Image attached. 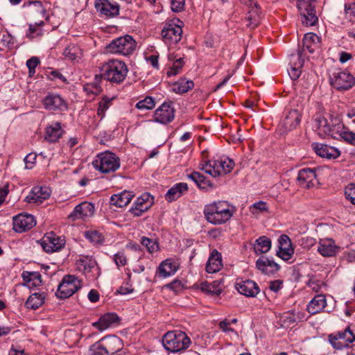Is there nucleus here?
I'll use <instances>...</instances> for the list:
<instances>
[{
	"label": "nucleus",
	"instance_id": "1",
	"mask_svg": "<svg viewBox=\"0 0 355 355\" xmlns=\"http://www.w3.org/2000/svg\"><path fill=\"white\" fill-rule=\"evenodd\" d=\"M204 214L207 220L214 225H220L229 220L233 215V207L226 201H217L205 206Z\"/></svg>",
	"mask_w": 355,
	"mask_h": 355
},
{
	"label": "nucleus",
	"instance_id": "2",
	"mask_svg": "<svg viewBox=\"0 0 355 355\" xmlns=\"http://www.w3.org/2000/svg\"><path fill=\"white\" fill-rule=\"evenodd\" d=\"M342 119L338 115L329 114L328 119L321 114H317L314 117V126L321 137L330 135L334 139H338L337 135L342 128Z\"/></svg>",
	"mask_w": 355,
	"mask_h": 355
},
{
	"label": "nucleus",
	"instance_id": "3",
	"mask_svg": "<svg viewBox=\"0 0 355 355\" xmlns=\"http://www.w3.org/2000/svg\"><path fill=\"white\" fill-rule=\"evenodd\" d=\"M191 339L184 331H168L162 338L164 348L171 352H178L187 349L191 345Z\"/></svg>",
	"mask_w": 355,
	"mask_h": 355
},
{
	"label": "nucleus",
	"instance_id": "4",
	"mask_svg": "<svg viewBox=\"0 0 355 355\" xmlns=\"http://www.w3.org/2000/svg\"><path fill=\"white\" fill-rule=\"evenodd\" d=\"M101 71L105 79L110 82L119 83L125 79L128 68L122 61L112 60L103 64Z\"/></svg>",
	"mask_w": 355,
	"mask_h": 355
},
{
	"label": "nucleus",
	"instance_id": "5",
	"mask_svg": "<svg viewBox=\"0 0 355 355\" xmlns=\"http://www.w3.org/2000/svg\"><path fill=\"white\" fill-rule=\"evenodd\" d=\"M234 166V162L232 159L228 157H222L219 159L206 161L205 164H200V168L216 178L230 173Z\"/></svg>",
	"mask_w": 355,
	"mask_h": 355
},
{
	"label": "nucleus",
	"instance_id": "6",
	"mask_svg": "<svg viewBox=\"0 0 355 355\" xmlns=\"http://www.w3.org/2000/svg\"><path fill=\"white\" fill-rule=\"evenodd\" d=\"M92 165L96 170L103 173H109L119 169L120 160L115 154L105 151L96 156Z\"/></svg>",
	"mask_w": 355,
	"mask_h": 355
},
{
	"label": "nucleus",
	"instance_id": "7",
	"mask_svg": "<svg viewBox=\"0 0 355 355\" xmlns=\"http://www.w3.org/2000/svg\"><path fill=\"white\" fill-rule=\"evenodd\" d=\"M136 49V42L132 36L126 35L112 40L107 46V51L112 53L129 55Z\"/></svg>",
	"mask_w": 355,
	"mask_h": 355
},
{
	"label": "nucleus",
	"instance_id": "8",
	"mask_svg": "<svg viewBox=\"0 0 355 355\" xmlns=\"http://www.w3.org/2000/svg\"><path fill=\"white\" fill-rule=\"evenodd\" d=\"M297 7L304 25L311 26L316 24L318 19L315 9V0H297Z\"/></svg>",
	"mask_w": 355,
	"mask_h": 355
},
{
	"label": "nucleus",
	"instance_id": "9",
	"mask_svg": "<svg viewBox=\"0 0 355 355\" xmlns=\"http://www.w3.org/2000/svg\"><path fill=\"white\" fill-rule=\"evenodd\" d=\"M330 83L338 90H347L355 84V78L347 72L338 71L330 76Z\"/></svg>",
	"mask_w": 355,
	"mask_h": 355
},
{
	"label": "nucleus",
	"instance_id": "10",
	"mask_svg": "<svg viewBox=\"0 0 355 355\" xmlns=\"http://www.w3.org/2000/svg\"><path fill=\"white\" fill-rule=\"evenodd\" d=\"M79 288L76 279L72 275L65 276L59 284L55 293L56 296L60 299L68 298Z\"/></svg>",
	"mask_w": 355,
	"mask_h": 355
},
{
	"label": "nucleus",
	"instance_id": "11",
	"mask_svg": "<svg viewBox=\"0 0 355 355\" xmlns=\"http://www.w3.org/2000/svg\"><path fill=\"white\" fill-rule=\"evenodd\" d=\"M355 340V336L347 327L345 331L338 332L337 334H331L329 336V341L334 348L342 349L349 346V345Z\"/></svg>",
	"mask_w": 355,
	"mask_h": 355
},
{
	"label": "nucleus",
	"instance_id": "12",
	"mask_svg": "<svg viewBox=\"0 0 355 355\" xmlns=\"http://www.w3.org/2000/svg\"><path fill=\"white\" fill-rule=\"evenodd\" d=\"M94 7L99 15L104 18H112L119 14V6L108 0H96Z\"/></svg>",
	"mask_w": 355,
	"mask_h": 355
},
{
	"label": "nucleus",
	"instance_id": "13",
	"mask_svg": "<svg viewBox=\"0 0 355 355\" xmlns=\"http://www.w3.org/2000/svg\"><path fill=\"white\" fill-rule=\"evenodd\" d=\"M64 239L57 236L53 232L46 234L41 241L42 248L48 253L61 250L64 246Z\"/></svg>",
	"mask_w": 355,
	"mask_h": 355
},
{
	"label": "nucleus",
	"instance_id": "14",
	"mask_svg": "<svg viewBox=\"0 0 355 355\" xmlns=\"http://www.w3.org/2000/svg\"><path fill=\"white\" fill-rule=\"evenodd\" d=\"M95 208L92 203L83 202L74 207L73 211L69 215L68 218L71 221L78 219L86 220L94 214Z\"/></svg>",
	"mask_w": 355,
	"mask_h": 355
},
{
	"label": "nucleus",
	"instance_id": "15",
	"mask_svg": "<svg viewBox=\"0 0 355 355\" xmlns=\"http://www.w3.org/2000/svg\"><path fill=\"white\" fill-rule=\"evenodd\" d=\"M36 224L33 216L20 214L13 217V229L17 232H24L34 227Z\"/></svg>",
	"mask_w": 355,
	"mask_h": 355
},
{
	"label": "nucleus",
	"instance_id": "16",
	"mask_svg": "<svg viewBox=\"0 0 355 355\" xmlns=\"http://www.w3.org/2000/svg\"><path fill=\"white\" fill-rule=\"evenodd\" d=\"M182 29L175 24H167L162 31V36L166 43L177 44L181 40Z\"/></svg>",
	"mask_w": 355,
	"mask_h": 355
},
{
	"label": "nucleus",
	"instance_id": "17",
	"mask_svg": "<svg viewBox=\"0 0 355 355\" xmlns=\"http://www.w3.org/2000/svg\"><path fill=\"white\" fill-rule=\"evenodd\" d=\"M42 102L44 108L50 111H63L67 107L64 100L57 94H49Z\"/></svg>",
	"mask_w": 355,
	"mask_h": 355
},
{
	"label": "nucleus",
	"instance_id": "18",
	"mask_svg": "<svg viewBox=\"0 0 355 355\" xmlns=\"http://www.w3.org/2000/svg\"><path fill=\"white\" fill-rule=\"evenodd\" d=\"M51 191L47 187H34L26 200L29 203L41 204L51 196Z\"/></svg>",
	"mask_w": 355,
	"mask_h": 355
},
{
	"label": "nucleus",
	"instance_id": "19",
	"mask_svg": "<svg viewBox=\"0 0 355 355\" xmlns=\"http://www.w3.org/2000/svg\"><path fill=\"white\" fill-rule=\"evenodd\" d=\"M297 181L298 184L306 189L313 187L317 182L315 170L312 168H303L298 173Z\"/></svg>",
	"mask_w": 355,
	"mask_h": 355
},
{
	"label": "nucleus",
	"instance_id": "20",
	"mask_svg": "<svg viewBox=\"0 0 355 355\" xmlns=\"http://www.w3.org/2000/svg\"><path fill=\"white\" fill-rule=\"evenodd\" d=\"M155 120L160 123L166 124L174 118V109L168 103H164L154 114Z\"/></svg>",
	"mask_w": 355,
	"mask_h": 355
},
{
	"label": "nucleus",
	"instance_id": "21",
	"mask_svg": "<svg viewBox=\"0 0 355 355\" xmlns=\"http://www.w3.org/2000/svg\"><path fill=\"white\" fill-rule=\"evenodd\" d=\"M235 287L241 294L247 297H254L259 292L257 284L250 279L236 282Z\"/></svg>",
	"mask_w": 355,
	"mask_h": 355
},
{
	"label": "nucleus",
	"instance_id": "22",
	"mask_svg": "<svg viewBox=\"0 0 355 355\" xmlns=\"http://www.w3.org/2000/svg\"><path fill=\"white\" fill-rule=\"evenodd\" d=\"M64 132L60 123L52 122L46 128L44 139L50 143H55L59 140Z\"/></svg>",
	"mask_w": 355,
	"mask_h": 355
},
{
	"label": "nucleus",
	"instance_id": "23",
	"mask_svg": "<svg viewBox=\"0 0 355 355\" xmlns=\"http://www.w3.org/2000/svg\"><path fill=\"white\" fill-rule=\"evenodd\" d=\"M256 266L258 270L266 275L276 272L280 268L279 264L264 256L259 257L257 260Z\"/></svg>",
	"mask_w": 355,
	"mask_h": 355
},
{
	"label": "nucleus",
	"instance_id": "24",
	"mask_svg": "<svg viewBox=\"0 0 355 355\" xmlns=\"http://www.w3.org/2000/svg\"><path fill=\"white\" fill-rule=\"evenodd\" d=\"M313 147L316 154L322 157L335 159L340 154L336 148L324 144H313Z\"/></svg>",
	"mask_w": 355,
	"mask_h": 355
},
{
	"label": "nucleus",
	"instance_id": "25",
	"mask_svg": "<svg viewBox=\"0 0 355 355\" xmlns=\"http://www.w3.org/2000/svg\"><path fill=\"white\" fill-rule=\"evenodd\" d=\"M178 266L171 259L163 261L159 266L156 275L161 278H166L173 275L178 270Z\"/></svg>",
	"mask_w": 355,
	"mask_h": 355
},
{
	"label": "nucleus",
	"instance_id": "26",
	"mask_svg": "<svg viewBox=\"0 0 355 355\" xmlns=\"http://www.w3.org/2000/svg\"><path fill=\"white\" fill-rule=\"evenodd\" d=\"M119 320V318L116 313H107L102 315L99 320L94 322L92 325L102 331L117 323Z\"/></svg>",
	"mask_w": 355,
	"mask_h": 355
},
{
	"label": "nucleus",
	"instance_id": "27",
	"mask_svg": "<svg viewBox=\"0 0 355 355\" xmlns=\"http://www.w3.org/2000/svg\"><path fill=\"white\" fill-rule=\"evenodd\" d=\"M338 247L331 239H320L318 252L323 257H333L336 254Z\"/></svg>",
	"mask_w": 355,
	"mask_h": 355
},
{
	"label": "nucleus",
	"instance_id": "28",
	"mask_svg": "<svg viewBox=\"0 0 355 355\" xmlns=\"http://www.w3.org/2000/svg\"><path fill=\"white\" fill-rule=\"evenodd\" d=\"M76 265L79 271L88 275L93 269H96L97 263L92 257L81 255L76 260Z\"/></svg>",
	"mask_w": 355,
	"mask_h": 355
},
{
	"label": "nucleus",
	"instance_id": "29",
	"mask_svg": "<svg viewBox=\"0 0 355 355\" xmlns=\"http://www.w3.org/2000/svg\"><path fill=\"white\" fill-rule=\"evenodd\" d=\"M261 19V11L259 4L249 8V11L245 17L248 21L246 26L251 29L255 28L260 24Z\"/></svg>",
	"mask_w": 355,
	"mask_h": 355
},
{
	"label": "nucleus",
	"instance_id": "30",
	"mask_svg": "<svg viewBox=\"0 0 355 355\" xmlns=\"http://www.w3.org/2000/svg\"><path fill=\"white\" fill-rule=\"evenodd\" d=\"M301 121V114L297 110H293L288 112L282 121V125L286 131L295 129Z\"/></svg>",
	"mask_w": 355,
	"mask_h": 355
},
{
	"label": "nucleus",
	"instance_id": "31",
	"mask_svg": "<svg viewBox=\"0 0 355 355\" xmlns=\"http://www.w3.org/2000/svg\"><path fill=\"white\" fill-rule=\"evenodd\" d=\"M221 268V254L216 250H214L208 259L206 265V271L208 273H215L218 272Z\"/></svg>",
	"mask_w": 355,
	"mask_h": 355
},
{
	"label": "nucleus",
	"instance_id": "32",
	"mask_svg": "<svg viewBox=\"0 0 355 355\" xmlns=\"http://www.w3.org/2000/svg\"><path fill=\"white\" fill-rule=\"evenodd\" d=\"M134 195L130 191H123L118 194H114L110 198V204L117 207H123L128 205Z\"/></svg>",
	"mask_w": 355,
	"mask_h": 355
},
{
	"label": "nucleus",
	"instance_id": "33",
	"mask_svg": "<svg viewBox=\"0 0 355 355\" xmlns=\"http://www.w3.org/2000/svg\"><path fill=\"white\" fill-rule=\"evenodd\" d=\"M327 305L326 297L324 295L315 296L308 304L307 311L312 315L322 311Z\"/></svg>",
	"mask_w": 355,
	"mask_h": 355
},
{
	"label": "nucleus",
	"instance_id": "34",
	"mask_svg": "<svg viewBox=\"0 0 355 355\" xmlns=\"http://www.w3.org/2000/svg\"><path fill=\"white\" fill-rule=\"evenodd\" d=\"M303 64L304 60L301 58L300 54L291 55V68L288 70V74L293 80H296L300 77Z\"/></svg>",
	"mask_w": 355,
	"mask_h": 355
},
{
	"label": "nucleus",
	"instance_id": "35",
	"mask_svg": "<svg viewBox=\"0 0 355 355\" xmlns=\"http://www.w3.org/2000/svg\"><path fill=\"white\" fill-rule=\"evenodd\" d=\"M103 341L105 345L109 355L114 354L122 349L123 347L122 340L115 336L104 338H103Z\"/></svg>",
	"mask_w": 355,
	"mask_h": 355
},
{
	"label": "nucleus",
	"instance_id": "36",
	"mask_svg": "<svg viewBox=\"0 0 355 355\" xmlns=\"http://www.w3.org/2000/svg\"><path fill=\"white\" fill-rule=\"evenodd\" d=\"M188 190L187 183L180 182L171 187L165 195V199L168 202H172L179 198L184 192Z\"/></svg>",
	"mask_w": 355,
	"mask_h": 355
},
{
	"label": "nucleus",
	"instance_id": "37",
	"mask_svg": "<svg viewBox=\"0 0 355 355\" xmlns=\"http://www.w3.org/2000/svg\"><path fill=\"white\" fill-rule=\"evenodd\" d=\"M253 248L257 254L266 253L271 248V241L265 236H261L255 241Z\"/></svg>",
	"mask_w": 355,
	"mask_h": 355
},
{
	"label": "nucleus",
	"instance_id": "38",
	"mask_svg": "<svg viewBox=\"0 0 355 355\" xmlns=\"http://www.w3.org/2000/svg\"><path fill=\"white\" fill-rule=\"evenodd\" d=\"M44 293H35L29 296L26 302V305L27 308L37 309L42 305L44 302Z\"/></svg>",
	"mask_w": 355,
	"mask_h": 355
},
{
	"label": "nucleus",
	"instance_id": "39",
	"mask_svg": "<svg viewBox=\"0 0 355 355\" xmlns=\"http://www.w3.org/2000/svg\"><path fill=\"white\" fill-rule=\"evenodd\" d=\"M338 139H341L347 144L355 146V132L351 131L349 128L342 123V128L337 135Z\"/></svg>",
	"mask_w": 355,
	"mask_h": 355
},
{
	"label": "nucleus",
	"instance_id": "40",
	"mask_svg": "<svg viewBox=\"0 0 355 355\" xmlns=\"http://www.w3.org/2000/svg\"><path fill=\"white\" fill-rule=\"evenodd\" d=\"M318 39L315 34L312 33H306L302 40L303 50L313 53L315 51V40Z\"/></svg>",
	"mask_w": 355,
	"mask_h": 355
},
{
	"label": "nucleus",
	"instance_id": "41",
	"mask_svg": "<svg viewBox=\"0 0 355 355\" xmlns=\"http://www.w3.org/2000/svg\"><path fill=\"white\" fill-rule=\"evenodd\" d=\"M193 87L194 83L193 81L182 79L175 83L173 91L178 94H183L187 92Z\"/></svg>",
	"mask_w": 355,
	"mask_h": 355
},
{
	"label": "nucleus",
	"instance_id": "42",
	"mask_svg": "<svg viewBox=\"0 0 355 355\" xmlns=\"http://www.w3.org/2000/svg\"><path fill=\"white\" fill-rule=\"evenodd\" d=\"M91 355H109L103 339L93 344L89 348Z\"/></svg>",
	"mask_w": 355,
	"mask_h": 355
},
{
	"label": "nucleus",
	"instance_id": "43",
	"mask_svg": "<svg viewBox=\"0 0 355 355\" xmlns=\"http://www.w3.org/2000/svg\"><path fill=\"white\" fill-rule=\"evenodd\" d=\"M85 236L94 244L101 243L104 240L103 234L96 230L85 232Z\"/></svg>",
	"mask_w": 355,
	"mask_h": 355
},
{
	"label": "nucleus",
	"instance_id": "44",
	"mask_svg": "<svg viewBox=\"0 0 355 355\" xmlns=\"http://www.w3.org/2000/svg\"><path fill=\"white\" fill-rule=\"evenodd\" d=\"M294 253V249L292 245L279 246V250L277 254L284 261L289 260Z\"/></svg>",
	"mask_w": 355,
	"mask_h": 355
},
{
	"label": "nucleus",
	"instance_id": "45",
	"mask_svg": "<svg viewBox=\"0 0 355 355\" xmlns=\"http://www.w3.org/2000/svg\"><path fill=\"white\" fill-rule=\"evenodd\" d=\"M216 282H214L213 284H209L207 282H202L200 284V288L201 291L208 293L214 294L216 295H219L221 293V289L218 288L217 286L215 285Z\"/></svg>",
	"mask_w": 355,
	"mask_h": 355
},
{
	"label": "nucleus",
	"instance_id": "46",
	"mask_svg": "<svg viewBox=\"0 0 355 355\" xmlns=\"http://www.w3.org/2000/svg\"><path fill=\"white\" fill-rule=\"evenodd\" d=\"M155 101L152 97L147 96L144 99L139 101L136 104V107L141 110H152L155 107Z\"/></svg>",
	"mask_w": 355,
	"mask_h": 355
},
{
	"label": "nucleus",
	"instance_id": "47",
	"mask_svg": "<svg viewBox=\"0 0 355 355\" xmlns=\"http://www.w3.org/2000/svg\"><path fill=\"white\" fill-rule=\"evenodd\" d=\"M153 204V198L150 200V195L148 193H144L140 197L137 198L134 205L141 208V207H148V209Z\"/></svg>",
	"mask_w": 355,
	"mask_h": 355
},
{
	"label": "nucleus",
	"instance_id": "48",
	"mask_svg": "<svg viewBox=\"0 0 355 355\" xmlns=\"http://www.w3.org/2000/svg\"><path fill=\"white\" fill-rule=\"evenodd\" d=\"M141 243L147 248L150 253L155 252L158 250V244L155 240L143 236L141 239Z\"/></svg>",
	"mask_w": 355,
	"mask_h": 355
},
{
	"label": "nucleus",
	"instance_id": "49",
	"mask_svg": "<svg viewBox=\"0 0 355 355\" xmlns=\"http://www.w3.org/2000/svg\"><path fill=\"white\" fill-rule=\"evenodd\" d=\"M24 279L28 282H33L32 285L37 286L42 283L41 275L37 272H28V276L23 274Z\"/></svg>",
	"mask_w": 355,
	"mask_h": 355
},
{
	"label": "nucleus",
	"instance_id": "50",
	"mask_svg": "<svg viewBox=\"0 0 355 355\" xmlns=\"http://www.w3.org/2000/svg\"><path fill=\"white\" fill-rule=\"evenodd\" d=\"M184 63V62L182 58H178V59H176L173 62V66L169 69V70L167 72L168 76H175L176 74H178L180 70L183 67Z\"/></svg>",
	"mask_w": 355,
	"mask_h": 355
},
{
	"label": "nucleus",
	"instance_id": "51",
	"mask_svg": "<svg viewBox=\"0 0 355 355\" xmlns=\"http://www.w3.org/2000/svg\"><path fill=\"white\" fill-rule=\"evenodd\" d=\"M111 100L108 97L105 96L101 101L98 103V114L101 117L105 115V112L108 109Z\"/></svg>",
	"mask_w": 355,
	"mask_h": 355
},
{
	"label": "nucleus",
	"instance_id": "52",
	"mask_svg": "<svg viewBox=\"0 0 355 355\" xmlns=\"http://www.w3.org/2000/svg\"><path fill=\"white\" fill-rule=\"evenodd\" d=\"M345 15L349 21L355 19V3H348L345 4Z\"/></svg>",
	"mask_w": 355,
	"mask_h": 355
},
{
	"label": "nucleus",
	"instance_id": "53",
	"mask_svg": "<svg viewBox=\"0 0 355 355\" xmlns=\"http://www.w3.org/2000/svg\"><path fill=\"white\" fill-rule=\"evenodd\" d=\"M80 49L76 46H70L64 51V55L70 60H75L78 57Z\"/></svg>",
	"mask_w": 355,
	"mask_h": 355
},
{
	"label": "nucleus",
	"instance_id": "54",
	"mask_svg": "<svg viewBox=\"0 0 355 355\" xmlns=\"http://www.w3.org/2000/svg\"><path fill=\"white\" fill-rule=\"evenodd\" d=\"M44 24V21H40L39 24H35V25L29 26V33L27 34V37L29 38H33L35 35H41L42 34V29L40 28Z\"/></svg>",
	"mask_w": 355,
	"mask_h": 355
},
{
	"label": "nucleus",
	"instance_id": "55",
	"mask_svg": "<svg viewBox=\"0 0 355 355\" xmlns=\"http://www.w3.org/2000/svg\"><path fill=\"white\" fill-rule=\"evenodd\" d=\"M345 194L346 198L355 205V184L351 183L345 187Z\"/></svg>",
	"mask_w": 355,
	"mask_h": 355
},
{
	"label": "nucleus",
	"instance_id": "56",
	"mask_svg": "<svg viewBox=\"0 0 355 355\" xmlns=\"http://www.w3.org/2000/svg\"><path fill=\"white\" fill-rule=\"evenodd\" d=\"M40 62V61L37 57H32L26 61V66L28 68L30 76L35 73V68Z\"/></svg>",
	"mask_w": 355,
	"mask_h": 355
},
{
	"label": "nucleus",
	"instance_id": "57",
	"mask_svg": "<svg viewBox=\"0 0 355 355\" xmlns=\"http://www.w3.org/2000/svg\"><path fill=\"white\" fill-rule=\"evenodd\" d=\"M171 9L173 12H180L183 10L185 4L184 0H171Z\"/></svg>",
	"mask_w": 355,
	"mask_h": 355
},
{
	"label": "nucleus",
	"instance_id": "58",
	"mask_svg": "<svg viewBox=\"0 0 355 355\" xmlns=\"http://www.w3.org/2000/svg\"><path fill=\"white\" fill-rule=\"evenodd\" d=\"M114 261L118 267L126 264V257L123 252H118L114 256Z\"/></svg>",
	"mask_w": 355,
	"mask_h": 355
},
{
	"label": "nucleus",
	"instance_id": "59",
	"mask_svg": "<svg viewBox=\"0 0 355 355\" xmlns=\"http://www.w3.org/2000/svg\"><path fill=\"white\" fill-rule=\"evenodd\" d=\"M188 178L192 180L197 186L202 183V180H204L205 176L201 175L200 173L194 171L191 174L187 175Z\"/></svg>",
	"mask_w": 355,
	"mask_h": 355
},
{
	"label": "nucleus",
	"instance_id": "60",
	"mask_svg": "<svg viewBox=\"0 0 355 355\" xmlns=\"http://www.w3.org/2000/svg\"><path fill=\"white\" fill-rule=\"evenodd\" d=\"M281 320L284 325H290L295 322V318L292 313H286L281 317Z\"/></svg>",
	"mask_w": 355,
	"mask_h": 355
},
{
	"label": "nucleus",
	"instance_id": "61",
	"mask_svg": "<svg viewBox=\"0 0 355 355\" xmlns=\"http://www.w3.org/2000/svg\"><path fill=\"white\" fill-rule=\"evenodd\" d=\"M148 210V207H143L140 208L135 205L131 209L129 210V212L132 214L134 216H141L144 212H146Z\"/></svg>",
	"mask_w": 355,
	"mask_h": 355
},
{
	"label": "nucleus",
	"instance_id": "62",
	"mask_svg": "<svg viewBox=\"0 0 355 355\" xmlns=\"http://www.w3.org/2000/svg\"><path fill=\"white\" fill-rule=\"evenodd\" d=\"M299 242L303 248H309L315 244V239L311 237H303Z\"/></svg>",
	"mask_w": 355,
	"mask_h": 355
},
{
	"label": "nucleus",
	"instance_id": "63",
	"mask_svg": "<svg viewBox=\"0 0 355 355\" xmlns=\"http://www.w3.org/2000/svg\"><path fill=\"white\" fill-rule=\"evenodd\" d=\"M230 326V321H229V320H227V319L221 321L219 323V327L223 331L226 332V333L233 332L236 334V333L234 331V330L232 328H231Z\"/></svg>",
	"mask_w": 355,
	"mask_h": 355
},
{
	"label": "nucleus",
	"instance_id": "64",
	"mask_svg": "<svg viewBox=\"0 0 355 355\" xmlns=\"http://www.w3.org/2000/svg\"><path fill=\"white\" fill-rule=\"evenodd\" d=\"M252 209H253L252 213H254V214L258 213V211H259L260 212H263V211H265L267 210V206H266V202H264L263 201H259L258 202H255L253 204Z\"/></svg>",
	"mask_w": 355,
	"mask_h": 355
}]
</instances>
